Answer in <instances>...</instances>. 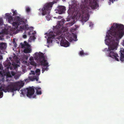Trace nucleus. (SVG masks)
I'll use <instances>...</instances> for the list:
<instances>
[{"instance_id":"21","label":"nucleus","mask_w":124,"mask_h":124,"mask_svg":"<svg viewBox=\"0 0 124 124\" xmlns=\"http://www.w3.org/2000/svg\"><path fill=\"white\" fill-rule=\"evenodd\" d=\"M30 63L31 65L33 66H36V62L34 61H30Z\"/></svg>"},{"instance_id":"18","label":"nucleus","mask_w":124,"mask_h":124,"mask_svg":"<svg viewBox=\"0 0 124 124\" xmlns=\"http://www.w3.org/2000/svg\"><path fill=\"white\" fill-rule=\"evenodd\" d=\"M40 89V87L38 88H36L35 89L36 91V93L37 94L39 95H40L41 94V92L40 91H39V89Z\"/></svg>"},{"instance_id":"15","label":"nucleus","mask_w":124,"mask_h":124,"mask_svg":"<svg viewBox=\"0 0 124 124\" xmlns=\"http://www.w3.org/2000/svg\"><path fill=\"white\" fill-rule=\"evenodd\" d=\"M6 81H9L10 80H9L8 78L12 77V76L11 74L9 72H7L6 73Z\"/></svg>"},{"instance_id":"7","label":"nucleus","mask_w":124,"mask_h":124,"mask_svg":"<svg viewBox=\"0 0 124 124\" xmlns=\"http://www.w3.org/2000/svg\"><path fill=\"white\" fill-rule=\"evenodd\" d=\"M56 2L54 1L52 2H49L47 3L44 5L42 9V14L43 16H44L47 14H48L50 12V11L53 5Z\"/></svg>"},{"instance_id":"31","label":"nucleus","mask_w":124,"mask_h":124,"mask_svg":"<svg viewBox=\"0 0 124 124\" xmlns=\"http://www.w3.org/2000/svg\"><path fill=\"white\" fill-rule=\"evenodd\" d=\"M57 18L58 19H60L62 18V17L61 16H58Z\"/></svg>"},{"instance_id":"39","label":"nucleus","mask_w":124,"mask_h":124,"mask_svg":"<svg viewBox=\"0 0 124 124\" xmlns=\"http://www.w3.org/2000/svg\"><path fill=\"white\" fill-rule=\"evenodd\" d=\"M2 33L1 32H0V35H2Z\"/></svg>"},{"instance_id":"24","label":"nucleus","mask_w":124,"mask_h":124,"mask_svg":"<svg viewBox=\"0 0 124 124\" xmlns=\"http://www.w3.org/2000/svg\"><path fill=\"white\" fill-rule=\"evenodd\" d=\"M3 96V93L2 92H0V98H1Z\"/></svg>"},{"instance_id":"27","label":"nucleus","mask_w":124,"mask_h":124,"mask_svg":"<svg viewBox=\"0 0 124 124\" xmlns=\"http://www.w3.org/2000/svg\"><path fill=\"white\" fill-rule=\"evenodd\" d=\"M116 0H109V5H110L111 2L113 3L114 1H116Z\"/></svg>"},{"instance_id":"36","label":"nucleus","mask_w":124,"mask_h":124,"mask_svg":"<svg viewBox=\"0 0 124 124\" xmlns=\"http://www.w3.org/2000/svg\"><path fill=\"white\" fill-rule=\"evenodd\" d=\"M122 44L124 46V40L123 41L122 43Z\"/></svg>"},{"instance_id":"40","label":"nucleus","mask_w":124,"mask_h":124,"mask_svg":"<svg viewBox=\"0 0 124 124\" xmlns=\"http://www.w3.org/2000/svg\"><path fill=\"white\" fill-rule=\"evenodd\" d=\"M23 91V90H22V92H21V93H22V94H23V92H22Z\"/></svg>"},{"instance_id":"34","label":"nucleus","mask_w":124,"mask_h":124,"mask_svg":"<svg viewBox=\"0 0 124 124\" xmlns=\"http://www.w3.org/2000/svg\"><path fill=\"white\" fill-rule=\"evenodd\" d=\"M74 38L75 39H77V36H74Z\"/></svg>"},{"instance_id":"22","label":"nucleus","mask_w":124,"mask_h":124,"mask_svg":"<svg viewBox=\"0 0 124 124\" xmlns=\"http://www.w3.org/2000/svg\"><path fill=\"white\" fill-rule=\"evenodd\" d=\"M30 8L29 7H26L25 9V10L26 12L27 13H28L30 11Z\"/></svg>"},{"instance_id":"44","label":"nucleus","mask_w":124,"mask_h":124,"mask_svg":"<svg viewBox=\"0 0 124 124\" xmlns=\"http://www.w3.org/2000/svg\"><path fill=\"white\" fill-rule=\"evenodd\" d=\"M47 20H49V19H47Z\"/></svg>"},{"instance_id":"3","label":"nucleus","mask_w":124,"mask_h":124,"mask_svg":"<svg viewBox=\"0 0 124 124\" xmlns=\"http://www.w3.org/2000/svg\"><path fill=\"white\" fill-rule=\"evenodd\" d=\"M98 0H84L82 1V4H81L80 7L81 9V13L78 14L79 18L83 23L88 21L89 19V8L87 5L89 3L90 7L92 9L97 8L99 7Z\"/></svg>"},{"instance_id":"37","label":"nucleus","mask_w":124,"mask_h":124,"mask_svg":"<svg viewBox=\"0 0 124 124\" xmlns=\"http://www.w3.org/2000/svg\"><path fill=\"white\" fill-rule=\"evenodd\" d=\"M2 57L1 55H0V59H2Z\"/></svg>"},{"instance_id":"45","label":"nucleus","mask_w":124,"mask_h":124,"mask_svg":"<svg viewBox=\"0 0 124 124\" xmlns=\"http://www.w3.org/2000/svg\"><path fill=\"white\" fill-rule=\"evenodd\" d=\"M39 10H41L40 9H39Z\"/></svg>"},{"instance_id":"17","label":"nucleus","mask_w":124,"mask_h":124,"mask_svg":"<svg viewBox=\"0 0 124 124\" xmlns=\"http://www.w3.org/2000/svg\"><path fill=\"white\" fill-rule=\"evenodd\" d=\"M75 23L74 21H72L66 23V27H70L73 25Z\"/></svg>"},{"instance_id":"19","label":"nucleus","mask_w":124,"mask_h":124,"mask_svg":"<svg viewBox=\"0 0 124 124\" xmlns=\"http://www.w3.org/2000/svg\"><path fill=\"white\" fill-rule=\"evenodd\" d=\"M79 54L81 56L82 55H88V54L87 53H84L83 51V50L81 51L79 53Z\"/></svg>"},{"instance_id":"43","label":"nucleus","mask_w":124,"mask_h":124,"mask_svg":"<svg viewBox=\"0 0 124 124\" xmlns=\"http://www.w3.org/2000/svg\"><path fill=\"white\" fill-rule=\"evenodd\" d=\"M47 16H46V18L47 19Z\"/></svg>"},{"instance_id":"4","label":"nucleus","mask_w":124,"mask_h":124,"mask_svg":"<svg viewBox=\"0 0 124 124\" xmlns=\"http://www.w3.org/2000/svg\"><path fill=\"white\" fill-rule=\"evenodd\" d=\"M6 16L9 22L12 23L13 27L16 29H17L19 26L20 29H23L26 27L23 18L20 17L18 16H16L13 18L9 14H6Z\"/></svg>"},{"instance_id":"33","label":"nucleus","mask_w":124,"mask_h":124,"mask_svg":"<svg viewBox=\"0 0 124 124\" xmlns=\"http://www.w3.org/2000/svg\"><path fill=\"white\" fill-rule=\"evenodd\" d=\"M0 74L1 75V77H2L3 78V79L4 78V77L3 76V75L2 74V73H1V72L0 71Z\"/></svg>"},{"instance_id":"35","label":"nucleus","mask_w":124,"mask_h":124,"mask_svg":"<svg viewBox=\"0 0 124 124\" xmlns=\"http://www.w3.org/2000/svg\"><path fill=\"white\" fill-rule=\"evenodd\" d=\"M33 39H35V36H33Z\"/></svg>"},{"instance_id":"2","label":"nucleus","mask_w":124,"mask_h":124,"mask_svg":"<svg viewBox=\"0 0 124 124\" xmlns=\"http://www.w3.org/2000/svg\"><path fill=\"white\" fill-rule=\"evenodd\" d=\"M62 21H60L59 24L55 27H54L53 32L50 31L49 33H46L45 34L47 35V39L48 43H52L53 39H55L56 40H57L60 41V44L61 46L65 47L69 46L70 44L68 41L65 39L64 36L62 34L63 31V30H61L63 27L61 25L64 23L65 21L64 19L61 20Z\"/></svg>"},{"instance_id":"10","label":"nucleus","mask_w":124,"mask_h":124,"mask_svg":"<svg viewBox=\"0 0 124 124\" xmlns=\"http://www.w3.org/2000/svg\"><path fill=\"white\" fill-rule=\"evenodd\" d=\"M78 3L76 0H75L72 2V7L74 8L75 10H78L79 8Z\"/></svg>"},{"instance_id":"8","label":"nucleus","mask_w":124,"mask_h":124,"mask_svg":"<svg viewBox=\"0 0 124 124\" xmlns=\"http://www.w3.org/2000/svg\"><path fill=\"white\" fill-rule=\"evenodd\" d=\"M24 44L21 43L22 47V48H24L23 50V52L25 53H30L31 52V46L29 44L26 42H24Z\"/></svg>"},{"instance_id":"38","label":"nucleus","mask_w":124,"mask_h":124,"mask_svg":"<svg viewBox=\"0 0 124 124\" xmlns=\"http://www.w3.org/2000/svg\"><path fill=\"white\" fill-rule=\"evenodd\" d=\"M28 80V79H26L25 80V81H27Z\"/></svg>"},{"instance_id":"11","label":"nucleus","mask_w":124,"mask_h":124,"mask_svg":"<svg viewBox=\"0 0 124 124\" xmlns=\"http://www.w3.org/2000/svg\"><path fill=\"white\" fill-rule=\"evenodd\" d=\"M65 10V7L62 6H60L58 7V12L59 14H62L64 12Z\"/></svg>"},{"instance_id":"42","label":"nucleus","mask_w":124,"mask_h":124,"mask_svg":"<svg viewBox=\"0 0 124 124\" xmlns=\"http://www.w3.org/2000/svg\"><path fill=\"white\" fill-rule=\"evenodd\" d=\"M59 42H57V43H59Z\"/></svg>"},{"instance_id":"16","label":"nucleus","mask_w":124,"mask_h":124,"mask_svg":"<svg viewBox=\"0 0 124 124\" xmlns=\"http://www.w3.org/2000/svg\"><path fill=\"white\" fill-rule=\"evenodd\" d=\"M6 47V44L4 43L0 44V49L1 50H4Z\"/></svg>"},{"instance_id":"9","label":"nucleus","mask_w":124,"mask_h":124,"mask_svg":"<svg viewBox=\"0 0 124 124\" xmlns=\"http://www.w3.org/2000/svg\"><path fill=\"white\" fill-rule=\"evenodd\" d=\"M26 89L27 90V96L31 98H34L33 96L34 93L35 89L33 86L30 87L28 88H27Z\"/></svg>"},{"instance_id":"28","label":"nucleus","mask_w":124,"mask_h":124,"mask_svg":"<svg viewBox=\"0 0 124 124\" xmlns=\"http://www.w3.org/2000/svg\"><path fill=\"white\" fill-rule=\"evenodd\" d=\"M31 31H31H31H30L29 32H28V34L29 35H31V34H34V33H33V32H32V33H31Z\"/></svg>"},{"instance_id":"12","label":"nucleus","mask_w":124,"mask_h":124,"mask_svg":"<svg viewBox=\"0 0 124 124\" xmlns=\"http://www.w3.org/2000/svg\"><path fill=\"white\" fill-rule=\"evenodd\" d=\"M40 70L38 69H37L36 70L35 72L34 71L31 70V72L29 73V74L30 75L33 74V75H35V72L36 75L38 76L40 74Z\"/></svg>"},{"instance_id":"13","label":"nucleus","mask_w":124,"mask_h":124,"mask_svg":"<svg viewBox=\"0 0 124 124\" xmlns=\"http://www.w3.org/2000/svg\"><path fill=\"white\" fill-rule=\"evenodd\" d=\"M5 66H7V67L8 69H10L11 70H12V67L11 66V64L10 61H7L5 62Z\"/></svg>"},{"instance_id":"5","label":"nucleus","mask_w":124,"mask_h":124,"mask_svg":"<svg viewBox=\"0 0 124 124\" xmlns=\"http://www.w3.org/2000/svg\"><path fill=\"white\" fill-rule=\"evenodd\" d=\"M24 83L22 82H18L14 83H11L7 85L5 88H3L2 86L0 87V92L3 91L4 92H14L15 91L19 89L24 85Z\"/></svg>"},{"instance_id":"23","label":"nucleus","mask_w":124,"mask_h":124,"mask_svg":"<svg viewBox=\"0 0 124 124\" xmlns=\"http://www.w3.org/2000/svg\"><path fill=\"white\" fill-rule=\"evenodd\" d=\"M3 24L2 20V18H0V25H1Z\"/></svg>"},{"instance_id":"20","label":"nucleus","mask_w":124,"mask_h":124,"mask_svg":"<svg viewBox=\"0 0 124 124\" xmlns=\"http://www.w3.org/2000/svg\"><path fill=\"white\" fill-rule=\"evenodd\" d=\"M12 11L13 13V16H16L17 15V12L16 10H12Z\"/></svg>"},{"instance_id":"14","label":"nucleus","mask_w":124,"mask_h":124,"mask_svg":"<svg viewBox=\"0 0 124 124\" xmlns=\"http://www.w3.org/2000/svg\"><path fill=\"white\" fill-rule=\"evenodd\" d=\"M28 78L32 81L36 80V81H38V80L39 79L38 76L36 77L35 76L33 78H31L30 76H29Z\"/></svg>"},{"instance_id":"26","label":"nucleus","mask_w":124,"mask_h":124,"mask_svg":"<svg viewBox=\"0 0 124 124\" xmlns=\"http://www.w3.org/2000/svg\"><path fill=\"white\" fill-rule=\"evenodd\" d=\"M75 28H73V29L75 31H76V29L77 28H78V26L77 25H75Z\"/></svg>"},{"instance_id":"32","label":"nucleus","mask_w":124,"mask_h":124,"mask_svg":"<svg viewBox=\"0 0 124 124\" xmlns=\"http://www.w3.org/2000/svg\"><path fill=\"white\" fill-rule=\"evenodd\" d=\"M23 38L24 39H25L26 38L27 36L26 35H24L23 36Z\"/></svg>"},{"instance_id":"41","label":"nucleus","mask_w":124,"mask_h":124,"mask_svg":"<svg viewBox=\"0 0 124 124\" xmlns=\"http://www.w3.org/2000/svg\"><path fill=\"white\" fill-rule=\"evenodd\" d=\"M12 75L13 76L14 75V74H13V73H12Z\"/></svg>"},{"instance_id":"1","label":"nucleus","mask_w":124,"mask_h":124,"mask_svg":"<svg viewBox=\"0 0 124 124\" xmlns=\"http://www.w3.org/2000/svg\"><path fill=\"white\" fill-rule=\"evenodd\" d=\"M107 33L108 35H106V37L108 39H105V40L107 41L108 44L110 45L108 49V55L115 59L117 61H119V58L120 61H124V49L122 48L120 50V57L117 54L113 51L114 50L117 49L119 40L124 34V26L122 24L114 23Z\"/></svg>"},{"instance_id":"25","label":"nucleus","mask_w":124,"mask_h":124,"mask_svg":"<svg viewBox=\"0 0 124 124\" xmlns=\"http://www.w3.org/2000/svg\"><path fill=\"white\" fill-rule=\"evenodd\" d=\"M29 60L30 61H34V59L33 57H31L29 58Z\"/></svg>"},{"instance_id":"30","label":"nucleus","mask_w":124,"mask_h":124,"mask_svg":"<svg viewBox=\"0 0 124 124\" xmlns=\"http://www.w3.org/2000/svg\"><path fill=\"white\" fill-rule=\"evenodd\" d=\"M89 27L92 26L93 25V23L91 22H89Z\"/></svg>"},{"instance_id":"29","label":"nucleus","mask_w":124,"mask_h":124,"mask_svg":"<svg viewBox=\"0 0 124 124\" xmlns=\"http://www.w3.org/2000/svg\"><path fill=\"white\" fill-rule=\"evenodd\" d=\"M13 42V44H14V45H15V47H16L17 44H16V42L15 41V40H14Z\"/></svg>"},{"instance_id":"6","label":"nucleus","mask_w":124,"mask_h":124,"mask_svg":"<svg viewBox=\"0 0 124 124\" xmlns=\"http://www.w3.org/2000/svg\"><path fill=\"white\" fill-rule=\"evenodd\" d=\"M34 57L35 60L39 62L41 65L43 66V67L42 68V72L43 73L45 71H47L49 66L48 65V63L45 59L44 54L39 52V53H37Z\"/></svg>"}]
</instances>
